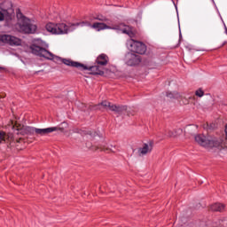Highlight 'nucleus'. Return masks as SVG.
<instances>
[{"label":"nucleus","instance_id":"obj_17","mask_svg":"<svg viewBox=\"0 0 227 227\" xmlns=\"http://www.w3.org/2000/svg\"><path fill=\"white\" fill-rule=\"evenodd\" d=\"M86 69H81V70H89L92 75H104V72L102 71V68H100V66L97 64V66H91L88 67L85 66Z\"/></svg>","mask_w":227,"mask_h":227},{"label":"nucleus","instance_id":"obj_10","mask_svg":"<svg viewBox=\"0 0 227 227\" xmlns=\"http://www.w3.org/2000/svg\"><path fill=\"white\" fill-rule=\"evenodd\" d=\"M13 15H15L13 8H0V22H4V20L10 22V20H13Z\"/></svg>","mask_w":227,"mask_h":227},{"label":"nucleus","instance_id":"obj_21","mask_svg":"<svg viewBox=\"0 0 227 227\" xmlns=\"http://www.w3.org/2000/svg\"><path fill=\"white\" fill-rule=\"evenodd\" d=\"M195 95L196 97H199L200 98H201V97L205 95V92L203 91V90L199 89L195 91Z\"/></svg>","mask_w":227,"mask_h":227},{"label":"nucleus","instance_id":"obj_15","mask_svg":"<svg viewBox=\"0 0 227 227\" xmlns=\"http://www.w3.org/2000/svg\"><path fill=\"white\" fill-rule=\"evenodd\" d=\"M59 129L58 127H51L45 129H35V134L37 136H47V134H51V132H56Z\"/></svg>","mask_w":227,"mask_h":227},{"label":"nucleus","instance_id":"obj_8","mask_svg":"<svg viewBox=\"0 0 227 227\" xmlns=\"http://www.w3.org/2000/svg\"><path fill=\"white\" fill-rule=\"evenodd\" d=\"M128 45L129 51L136 54H145V52H146V45L141 42L131 39L128 42Z\"/></svg>","mask_w":227,"mask_h":227},{"label":"nucleus","instance_id":"obj_4","mask_svg":"<svg viewBox=\"0 0 227 227\" xmlns=\"http://www.w3.org/2000/svg\"><path fill=\"white\" fill-rule=\"evenodd\" d=\"M95 109H99L100 111H104L106 109V111H114V113H117V114H122V113H125L127 111V106H116L114 104H111L109 101H103L100 104L97 105L95 106Z\"/></svg>","mask_w":227,"mask_h":227},{"label":"nucleus","instance_id":"obj_24","mask_svg":"<svg viewBox=\"0 0 227 227\" xmlns=\"http://www.w3.org/2000/svg\"><path fill=\"white\" fill-rule=\"evenodd\" d=\"M225 139L227 141V124L225 125Z\"/></svg>","mask_w":227,"mask_h":227},{"label":"nucleus","instance_id":"obj_28","mask_svg":"<svg viewBox=\"0 0 227 227\" xmlns=\"http://www.w3.org/2000/svg\"><path fill=\"white\" fill-rule=\"evenodd\" d=\"M226 44V43H223V45H225Z\"/></svg>","mask_w":227,"mask_h":227},{"label":"nucleus","instance_id":"obj_3","mask_svg":"<svg viewBox=\"0 0 227 227\" xmlns=\"http://www.w3.org/2000/svg\"><path fill=\"white\" fill-rule=\"evenodd\" d=\"M195 141L204 148H219L223 143L219 137H207L205 135L195 136Z\"/></svg>","mask_w":227,"mask_h":227},{"label":"nucleus","instance_id":"obj_9","mask_svg":"<svg viewBox=\"0 0 227 227\" xmlns=\"http://www.w3.org/2000/svg\"><path fill=\"white\" fill-rule=\"evenodd\" d=\"M22 138H15L13 133H4V131H0V145L4 143H10L11 146H13L12 143H20Z\"/></svg>","mask_w":227,"mask_h":227},{"label":"nucleus","instance_id":"obj_19","mask_svg":"<svg viewBox=\"0 0 227 227\" xmlns=\"http://www.w3.org/2000/svg\"><path fill=\"white\" fill-rule=\"evenodd\" d=\"M25 132L26 134H27L28 136H33L34 134H36V128L34 127H26L25 128Z\"/></svg>","mask_w":227,"mask_h":227},{"label":"nucleus","instance_id":"obj_20","mask_svg":"<svg viewBox=\"0 0 227 227\" xmlns=\"http://www.w3.org/2000/svg\"><path fill=\"white\" fill-rule=\"evenodd\" d=\"M92 20H100V22H107V24H109V20H107L106 17L104 16H98V17H94L92 19Z\"/></svg>","mask_w":227,"mask_h":227},{"label":"nucleus","instance_id":"obj_23","mask_svg":"<svg viewBox=\"0 0 227 227\" xmlns=\"http://www.w3.org/2000/svg\"><path fill=\"white\" fill-rule=\"evenodd\" d=\"M99 150H101V152H107V148L106 147H99Z\"/></svg>","mask_w":227,"mask_h":227},{"label":"nucleus","instance_id":"obj_26","mask_svg":"<svg viewBox=\"0 0 227 227\" xmlns=\"http://www.w3.org/2000/svg\"><path fill=\"white\" fill-rule=\"evenodd\" d=\"M12 130H14V132H15V130H19V128H15V126H12Z\"/></svg>","mask_w":227,"mask_h":227},{"label":"nucleus","instance_id":"obj_11","mask_svg":"<svg viewBox=\"0 0 227 227\" xmlns=\"http://www.w3.org/2000/svg\"><path fill=\"white\" fill-rule=\"evenodd\" d=\"M124 59L129 67H136L141 63V56L136 55L133 52H128Z\"/></svg>","mask_w":227,"mask_h":227},{"label":"nucleus","instance_id":"obj_5","mask_svg":"<svg viewBox=\"0 0 227 227\" xmlns=\"http://www.w3.org/2000/svg\"><path fill=\"white\" fill-rule=\"evenodd\" d=\"M45 29L51 35H67L68 33V27L65 23L50 22L46 24Z\"/></svg>","mask_w":227,"mask_h":227},{"label":"nucleus","instance_id":"obj_22","mask_svg":"<svg viewBox=\"0 0 227 227\" xmlns=\"http://www.w3.org/2000/svg\"><path fill=\"white\" fill-rule=\"evenodd\" d=\"M87 134H89V136H91V137H95V136L97 135V133H91V131H88Z\"/></svg>","mask_w":227,"mask_h":227},{"label":"nucleus","instance_id":"obj_7","mask_svg":"<svg viewBox=\"0 0 227 227\" xmlns=\"http://www.w3.org/2000/svg\"><path fill=\"white\" fill-rule=\"evenodd\" d=\"M85 26H89L91 29H95V31H104V29H120L121 27H125L124 24L111 27L104 22H94L91 24L88 21L85 22Z\"/></svg>","mask_w":227,"mask_h":227},{"label":"nucleus","instance_id":"obj_25","mask_svg":"<svg viewBox=\"0 0 227 227\" xmlns=\"http://www.w3.org/2000/svg\"><path fill=\"white\" fill-rule=\"evenodd\" d=\"M122 33H124L125 35H129V30L123 29V30H122Z\"/></svg>","mask_w":227,"mask_h":227},{"label":"nucleus","instance_id":"obj_2","mask_svg":"<svg viewBox=\"0 0 227 227\" xmlns=\"http://www.w3.org/2000/svg\"><path fill=\"white\" fill-rule=\"evenodd\" d=\"M17 18L20 20L18 23L20 33H24L25 35H34V33H36L37 27L35 21L24 16L20 12H17Z\"/></svg>","mask_w":227,"mask_h":227},{"label":"nucleus","instance_id":"obj_12","mask_svg":"<svg viewBox=\"0 0 227 227\" xmlns=\"http://www.w3.org/2000/svg\"><path fill=\"white\" fill-rule=\"evenodd\" d=\"M167 97L168 98H176L177 100H182L184 106H187V104H189V100L194 99V96H190L188 98H185L178 92H167Z\"/></svg>","mask_w":227,"mask_h":227},{"label":"nucleus","instance_id":"obj_27","mask_svg":"<svg viewBox=\"0 0 227 227\" xmlns=\"http://www.w3.org/2000/svg\"><path fill=\"white\" fill-rule=\"evenodd\" d=\"M0 70H3V67H0Z\"/></svg>","mask_w":227,"mask_h":227},{"label":"nucleus","instance_id":"obj_18","mask_svg":"<svg viewBox=\"0 0 227 227\" xmlns=\"http://www.w3.org/2000/svg\"><path fill=\"white\" fill-rule=\"evenodd\" d=\"M224 208H226V205L219 202L210 206V210H212V212H224Z\"/></svg>","mask_w":227,"mask_h":227},{"label":"nucleus","instance_id":"obj_14","mask_svg":"<svg viewBox=\"0 0 227 227\" xmlns=\"http://www.w3.org/2000/svg\"><path fill=\"white\" fill-rule=\"evenodd\" d=\"M153 150V142L144 144L143 146L138 149V155H139V157H143V155L152 153Z\"/></svg>","mask_w":227,"mask_h":227},{"label":"nucleus","instance_id":"obj_16","mask_svg":"<svg viewBox=\"0 0 227 227\" xmlns=\"http://www.w3.org/2000/svg\"><path fill=\"white\" fill-rule=\"evenodd\" d=\"M96 63L98 67H106L109 63V57L106 53H102L97 58Z\"/></svg>","mask_w":227,"mask_h":227},{"label":"nucleus","instance_id":"obj_6","mask_svg":"<svg viewBox=\"0 0 227 227\" xmlns=\"http://www.w3.org/2000/svg\"><path fill=\"white\" fill-rule=\"evenodd\" d=\"M0 42L11 45V47H19V45L22 44V40H20V38L7 34L0 35Z\"/></svg>","mask_w":227,"mask_h":227},{"label":"nucleus","instance_id":"obj_1","mask_svg":"<svg viewBox=\"0 0 227 227\" xmlns=\"http://www.w3.org/2000/svg\"><path fill=\"white\" fill-rule=\"evenodd\" d=\"M31 51L32 54L40 56V58H44L45 59H50L51 61H54V63H57L58 65H61V63H63L64 65H67V67H72L73 68H78L79 70H86L88 68L86 65L82 63L68 59H62L47 51L45 48L37 45L31 46Z\"/></svg>","mask_w":227,"mask_h":227},{"label":"nucleus","instance_id":"obj_13","mask_svg":"<svg viewBox=\"0 0 227 227\" xmlns=\"http://www.w3.org/2000/svg\"><path fill=\"white\" fill-rule=\"evenodd\" d=\"M207 227H227V219L220 217V219L209 220L206 223Z\"/></svg>","mask_w":227,"mask_h":227}]
</instances>
